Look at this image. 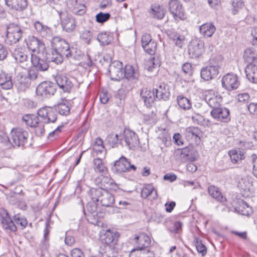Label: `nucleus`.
<instances>
[{
	"instance_id": "nucleus-12",
	"label": "nucleus",
	"mask_w": 257,
	"mask_h": 257,
	"mask_svg": "<svg viewBox=\"0 0 257 257\" xmlns=\"http://www.w3.org/2000/svg\"><path fill=\"white\" fill-rule=\"evenodd\" d=\"M55 85L50 81H44L40 83L36 88V93L43 98H48L53 95L56 92Z\"/></svg>"
},
{
	"instance_id": "nucleus-9",
	"label": "nucleus",
	"mask_w": 257,
	"mask_h": 257,
	"mask_svg": "<svg viewBox=\"0 0 257 257\" xmlns=\"http://www.w3.org/2000/svg\"><path fill=\"white\" fill-rule=\"evenodd\" d=\"M59 15L63 30L67 33L74 31L77 26L75 19L66 12H60Z\"/></svg>"
},
{
	"instance_id": "nucleus-59",
	"label": "nucleus",
	"mask_w": 257,
	"mask_h": 257,
	"mask_svg": "<svg viewBox=\"0 0 257 257\" xmlns=\"http://www.w3.org/2000/svg\"><path fill=\"white\" fill-rule=\"evenodd\" d=\"M196 248L198 253H200L202 256L205 255L207 252L206 247L200 241H196Z\"/></svg>"
},
{
	"instance_id": "nucleus-15",
	"label": "nucleus",
	"mask_w": 257,
	"mask_h": 257,
	"mask_svg": "<svg viewBox=\"0 0 257 257\" xmlns=\"http://www.w3.org/2000/svg\"><path fill=\"white\" fill-rule=\"evenodd\" d=\"M26 43L28 48L34 54H41L45 52V44L40 39L34 36H30Z\"/></svg>"
},
{
	"instance_id": "nucleus-44",
	"label": "nucleus",
	"mask_w": 257,
	"mask_h": 257,
	"mask_svg": "<svg viewBox=\"0 0 257 257\" xmlns=\"http://www.w3.org/2000/svg\"><path fill=\"white\" fill-rule=\"evenodd\" d=\"M31 83V81L30 78L26 76H22L17 84L18 90L21 91H25L30 87Z\"/></svg>"
},
{
	"instance_id": "nucleus-2",
	"label": "nucleus",
	"mask_w": 257,
	"mask_h": 257,
	"mask_svg": "<svg viewBox=\"0 0 257 257\" xmlns=\"http://www.w3.org/2000/svg\"><path fill=\"white\" fill-rule=\"evenodd\" d=\"M88 195L92 200L100 202L101 205L105 207H112L114 203V198L107 191L101 188H91Z\"/></svg>"
},
{
	"instance_id": "nucleus-1",
	"label": "nucleus",
	"mask_w": 257,
	"mask_h": 257,
	"mask_svg": "<svg viewBox=\"0 0 257 257\" xmlns=\"http://www.w3.org/2000/svg\"><path fill=\"white\" fill-rule=\"evenodd\" d=\"M57 119V114L54 109L49 106L40 108L37 111V115L26 114L22 120L26 124L35 128V133L38 137L45 135V124L54 123Z\"/></svg>"
},
{
	"instance_id": "nucleus-61",
	"label": "nucleus",
	"mask_w": 257,
	"mask_h": 257,
	"mask_svg": "<svg viewBox=\"0 0 257 257\" xmlns=\"http://www.w3.org/2000/svg\"><path fill=\"white\" fill-rule=\"evenodd\" d=\"M63 128V125L58 126L55 130L50 133L48 136V138L49 139L53 140L57 137L59 134L62 132V130Z\"/></svg>"
},
{
	"instance_id": "nucleus-43",
	"label": "nucleus",
	"mask_w": 257,
	"mask_h": 257,
	"mask_svg": "<svg viewBox=\"0 0 257 257\" xmlns=\"http://www.w3.org/2000/svg\"><path fill=\"white\" fill-rule=\"evenodd\" d=\"M94 169L96 172H98L103 175H107L108 170L102 162V160L99 158H96L93 160Z\"/></svg>"
},
{
	"instance_id": "nucleus-7",
	"label": "nucleus",
	"mask_w": 257,
	"mask_h": 257,
	"mask_svg": "<svg viewBox=\"0 0 257 257\" xmlns=\"http://www.w3.org/2000/svg\"><path fill=\"white\" fill-rule=\"evenodd\" d=\"M119 237V233L116 231L107 230L105 233L102 236V241L106 244V249H110L112 248L113 250H117L118 249V241Z\"/></svg>"
},
{
	"instance_id": "nucleus-34",
	"label": "nucleus",
	"mask_w": 257,
	"mask_h": 257,
	"mask_svg": "<svg viewBox=\"0 0 257 257\" xmlns=\"http://www.w3.org/2000/svg\"><path fill=\"white\" fill-rule=\"evenodd\" d=\"M245 72L249 81L257 83V65L248 64L245 69Z\"/></svg>"
},
{
	"instance_id": "nucleus-49",
	"label": "nucleus",
	"mask_w": 257,
	"mask_h": 257,
	"mask_svg": "<svg viewBox=\"0 0 257 257\" xmlns=\"http://www.w3.org/2000/svg\"><path fill=\"white\" fill-rule=\"evenodd\" d=\"M201 131L198 127H189L184 131V134L186 137L190 139L199 137Z\"/></svg>"
},
{
	"instance_id": "nucleus-16",
	"label": "nucleus",
	"mask_w": 257,
	"mask_h": 257,
	"mask_svg": "<svg viewBox=\"0 0 257 257\" xmlns=\"http://www.w3.org/2000/svg\"><path fill=\"white\" fill-rule=\"evenodd\" d=\"M221 84L222 87L228 91L237 89L240 84L237 75L233 73H228L223 76Z\"/></svg>"
},
{
	"instance_id": "nucleus-42",
	"label": "nucleus",
	"mask_w": 257,
	"mask_h": 257,
	"mask_svg": "<svg viewBox=\"0 0 257 257\" xmlns=\"http://www.w3.org/2000/svg\"><path fill=\"white\" fill-rule=\"evenodd\" d=\"M243 58L248 64H252V62L257 59V52L254 48H247L244 52Z\"/></svg>"
},
{
	"instance_id": "nucleus-30",
	"label": "nucleus",
	"mask_w": 257,
	"mask_h": 257,
	"mask_svg": "<svg viewBox=\"0 0 257 257\" xmlns=\"http://www.w3.org/2000/svg\"><path fill=\"white\" fill-rule=\"evenodd\" d=\"M128 160L124 156L116 160L112 168L113 171L118 173L128 171Z\"/></svg>"
},
{
	"instance_id": "nucleus-36",
	"label": "nucleus",
	"mask_w": 257,
	"mask_h": 257,
	"mask_svg": "<svg viewBox=\"0 0 257 257\" xmlns=\"http://www.w3.org/2000/svg\"><path fill=\"white\" fill-rule=\"evenodd\" d=\"M12 55L17 62L23 63L28 59L27 52L22 47L15 48L12 52Z\"/></svg>"
},
{
	"instance_id": "nucleus-60",
	"label": "nucleus",
	"mask_w": 257,
	"mask_h": 257,
	"mask_svg": "<svg viewBox=\"0 0 257 257\" xmlns=\"http://www.w3.org/2000/svg\"><path fill=\"white\" fill-rule=\"evenodd\" d=\"M39 70L34 68L33 67L30 68L28 73V78H30V80H34L37 79L39 74Z\"/></svg>"
},
{
	"instance_id": "nucleus-54",
	"label": "nucleus",
	"mask_w": 257,
	"mask_h": 257,
	"mask_svg": "<svg viewBox=\"0 0 257 257\" xmlns=\"http://www.w3.org/2000/svg\"><path fill=\"white\" fill-rule=\"evenodd\" d=\"M135 252H132L130 257H155V254L150 250H143L137 251L136 254Z\"/></svg>"
},
{
	"instance_id": "nucleus-13",
	"label": "nucleus",
	"mask_w": 257,
	"mask_h": 257,
	"mask_svg": "<svg viewBox=\"0 0 257 257\" xmlns=\"http://www.w3.org/2000/svg\"><path fill=\"white\" fill-rule=\"evenodd\" d=\"M96 184L100 185L103 190L116 191L118 186L114 181L110 177L109 175H103L96 178L95 180Z\"/></svg>"
},
{
	"instance_id": "nucleus-11",
	"label": "nucleus",
	"mask_w": 257,
	"mask_h": 257,
	"mask_svg": "<svg viewBox=\"0 0 257 257\" xmlns=\"http://www.w3.org/2000/svg\"><path fill=\"white\" fill-rule=\"evenodd\" d=\"M133 241L137 248L133 249L131 254L133 252H135V254H136L139 251L149 250L148 249H144L150 245L151 241L150 237L146 233H140L139 234H136Z\"/></svg>"
},
{
	"instance_id": "nucleus-50",
	"label": "nucleus",
	"mask_w": 257,
	"mask_h": 257,
	"mask_svg": "<svg viewBox=\"0 0 257 257\" xmlns=\"http://www.w3.org/2000/svg\"><path fill=\"white\" fill-rule=\"evenodd\" d=\"M93 149L97 155L103 153H105V149L103 145V140L100 138H97L95 140L93 145Z\"/></svg>"
},
{
	"instance_id": "nucleus-24",
	"label": "nucleus",
	"mask_w": 257,
	"mask_h": 257,
	"mask_svg": "<svg viewBox=\"0 0 257 257\" xmlns=\"http://www.w3.org/2000/svg\"><path fill=\"white\" fill-rule=\"evenodd\" d=\"M218 73L217 66L210 65L202 68L200 71V75L202 79L205 81H208L216 77Z\"/></svg>"
},
{
	"instance_id": "nucleus-57",
	"label": "nucleus",
	"mask_w": 257,
	"mask_h": 257,
	"mask_svg": "<svg viewBox=\"0 0 257 257\" xmlns=\"http://www.w3.org/2000/svg\"><path fill=\"white\" fill-rule=\"evenodd\" d=\"M172 39L175 45L179 48H182L184 44L185 37L183 36L176 34L172 38Z\"/></svg>"
},
{
	"instance_id": "nucleus-45",
	"label": "nucleus",
	"mask_w": 257,
	"mask_h": 257,
	"mask_svg": "<svg viewBox=\"0 0 257 257\" xmlns=\"http://www.w3.org/2000/svg\"><path fill=\"white\" fill-rule=\"evenodd\" d=\"M235 209L239 214L245 216H248L252 212L251 207L249 206L246 202L243 201L240 202Z\"/></svg>"
},
{
	"instance_id": "nucleus-56",
	"label": "nucleus",
	"mask_w": 257,
	"mask_h": 257,
	"mask_svg": "<svg viewBox=\"0 0 257 257\" xmlns=\"http://www.w3.org/2000/svg\"><path fill=\"white\" fill-rule=\"evenodd\" d=\"M15 224L20 225L22 228H25L27 225V220L26 218L20 216L19 214L14 216Z\"/></svg>"
},
{
	"instance_id": "nucleus-38",
	"label": "nucleus",
	"mask_w": 257,
	"mask_h": 257,
	"mask_svg": "<svg viewBox=\"0 0 257 257\" xmlns=\"http://www.w3.org/2000/svg\"><path fill=\"white\" fill-rule=\"evenodd\" d=\"M208 192L217 201L224 202L226 201L225 197L222 194L219 188L214 185L208 187Z\"/></svg>"
},
{
	"instance_id": "nucleus-37",
	"label": "nucleus",
	"mask_w": 257,
	"mask_h": 257,
	"mask_svg": "<svg viewBox=\"0 0 257 257\" xmlns=\"http://www.w3.org/2000/svg\"><path fill=\"white\" fill-rule=\"evenodd\" d=\"M166 10L162 6L153 5L150 11L152 17L157 19H162L165 14Z\"/></svg>"
},
{
	"instance_id": "nucleus-33",
	"label": "nucleus",
	"mask_w": 257,
	"mask_h": 257,
	"mask_svg": "<svg viewBox=\"0 0 257 257\" xmlns=\"http://www.w3.org/2000/svg\"><path fill=\"white\" fill-rule=\"evenodd\" d=\"M34 26L36 31L43 37H50L52 35V31L48 26L44 25L39 21H36L34 23Z\"/></svg>"
},
{
	"instance_id": "nucleus-29",
	"label": "nucleus",
	"mask_w": 257,
	"mask_h": 257,
	"mask_svg": "<svg viewBox=\"0 0 257 257\" xmlns=\"http://www.w3.org/2000/svg\"><path fill=\"white\" fill-rule=\"evenodd\" d=\"M71 105L70 101L65 98H62L55 106V110L62 115H67L70 113Z\"/></svg>"
},
{
	"instance_id": "nucleus-58",
	"label": "nucleus",
	"mask_w": 257,
	"mask_h": 257,
	"mask_svg": "<svg viewBox=\"0 0 257 257\" xmlns=\"http://www.w3.org/2000/svg\"><path fill=\"white\" fill-rule=\"evenodd\" d=\"M91 200L86 205V209L89 212L93 214L95 213L97 211V205L96 203L97 201L92 200L91 198Z\"/></svg>"
},
{
	"instance_id": "nucleus-8",
	"label": "nucleus",
	"mask_w": 257,
	"mask_h": 257,
	"mask_svg": "<svg viewBox=\"0 0 257 257\" xmlns=\"http://www.w3.org/2000/svg\"><path fill=\"white\" fill-rule=\"evenodd\" d=\"M7 31L6 41L10 45L18 42L21 38L23 34L21 27L13 23L10 24L7 27Z\"/></svg>"
},
{
	"instance_id": "nucleus-51",
	"label": "nucleus",
	"mask_w": 257,
	"mask_h": 257,
	"mask_svg": "<svg viewBox=\"0 0 257 257\" xmlns=\"http://www.w3.org/2000/svg\"><path fill=\"white\" fill-rule=\"evenodd\" d=\"M145 52L151 55L155 54L157 50V43L154 40L142 46Z\"/></svg>"
},
{
	"instance_id": "nucleus-64",
	"label": "nucleus",
	"mask_w": 257,
	"mask_h": 257,
	"mask_svg": "<svg viewBox=\"0 0 257 257\" xmlns=\"http://www.w3.org/2000/svg\"><path fill=\"white\" fill-rule=\"evenodd\" d=\"M72 257H85L83 252L79 248H75L71 251Z\"/></svg>"
},
{
	"instance_id": "nucleus-46",
	"label": "nucleus",
	"mask_w": 257,
	"mask_h": 257,
	"mask_svg": "<svg viewBox=\"0 0 257 257\" xmlns=\"http://www.w3.org/2000/svg\"><path fill=\"white\" fill-rule=\"evenodd\" d=\"M97 40L102 45L109 44L112 41V37L106 32H102L98 34Z\"/></svg>"
},
{
	"instance_id": "nucleus-20",
	"label": "nucleus",
	"mask_w": 257,
	"mask_h": 257,
	"mask_svg": "<svg viewBox=\"0 0 257 257\" xmlns=\"http://www.w3.org/2000/svg\"><path fill=\"white\" fill-rule=\"evenodd\" d=\"M204 99L208 105L214 109L220 106L222 98L217 93L209 91L205 94Z\"/></svg>"
},
{
	"instance_id": "nucleus-55",
	"label": "nucleus",
	"mask_w": 257,
	"mask_h": 257,
	"mask_svg": "<svg viewBox=\"0 0 257 257\" xmlns=\"http://www.w3.org/2000/svg\"><path fill=\"white\" fill-rule=\"evenodd\" d=\"M232 14L235 15L240 10L244 7V2L242 0L232 1Z\"/></svg>"
},
{
	"instance_id": "nucleus-53",
	"label": "nucleus",
	"mask_w": 257,
	"mask_h": 257,
	"mask_svg": "<svg viewBox=\"0 0 257 257\" xmlns=\"http://www.w3.org/2000/svg\"><path fill=\"white\" fill-rule=\"evenodd\" d=\"M111 17V15L108 13H103L100 12L95 16L96 21L100 24H103L107 22Z\"/></svg>"
},
{
	"instance_id": "nucleus-27",
	"label": "nucleus",
	"mask_w": 257,
	"mask_h": 257,
	"mask_svg": "<svg viewBox=\"0 0 257 257\" xmlns=\"http://www.w3.org/2000/svg\"><path fill=\"white\" fill-rule=\"evenodd\" d=\"M141 197L150 200H156L158 198V193L153 185L151 184L145 185L142 188Z\"/></svg>"
},
{
	"instance_id": "nucleus-32",
	"label": "nucleus",
	"mask_w": 257,
	"mask_h": 257,
	"mask_svg": "<svg viewBox=\"0 0 257 257\" xmlns=\"http://www.w3.org/2000/svg\"><path fill=\"white\" fill-rule=\"evenodd\" d=\"M141 96L143 98L145 103L147 106L151 105L155 100H157L155 96L154 89L153 91L148 88H144L141 92Z\"/></svg>"
},
{
	"instance_id": "nucleus-5",
	"label": "nucleus",
	"mask_w": 257,
	"mask_h": 257,
	"mask_svg": "<svg viewBox=\"0 0 257 257\" xmlns=\"http://www.w3.org/2000/svg\"><path fill=\"white\" fill-rule=\"evenodd\" d=\"M51 46L54 50L61 53L65 57H70L74 50H69L68 43L63 39L59 37H54L51 40Z\"/></svg>"
},
{
	"instance_id": "nucleus-22",
	"label": "nucleus",
	"mask_w": 257,
	"mask_h": 257,
	"mask_svg": "<svg viewBox=\"0 0 257 257\" xmlns=\"http://www.w3.org/2000/svg\"><path fill=\"white\" fill-rule=\"evenodd\" d=\"M157 100H167L170 96L169 87L164 82H161L154 88Z\"/></svg>"
},
{
	"instance_id": "nucleus-18",
	"label": "nucleus",
	"mask_w": 257,
	"mask_h": 257,
	"mask_svg": "<svg viewBox=\"0 0 257 257\" xmlns=\"http://www.w3.org/2000/svg\"><path fill=\"white\" fill-rule=\"evenodd\" d=\"M123 146L128 147L130 149L137 147L139 144L138 135L133 131L130 130H124L122 133Z\"/></svg>"
},
{
	"instance_id": "nucleus-40",
	"label": "nucleus",
	"mask_w": 257,
	"mask_h": 257,
	"mask_svg": "<svg viewBox=\"0 0 257 257\" xmlns=\"http://www.w3.org/2000/svg\"><path fill=\"white\" fill-rule=\"evenodd\" d=\"M106 140L113 148L117 147L118 144L122 146L124 145L121 133H120L119 135L111 134L107 136Z\"/></svg>"
},
{
	"instance_id": "nucleus-48",
	"label": "nucleus",
	"mask_w": 257,
	"mask_h": 257,
	"mask_svg": "<svg viewBox=\"0 0 257 257\" xmlns=\"http://www.w3.org/2000/svg\"><path fill=\"white\" fill-rule=\"evenodd\" d=\"M80 38L83 43L89 45L93 39V33L90 30H84L80 33Z\"/></svg>"
},
{
	"instance_id": "nucleus-17",
	"label": "nucleus",
	"mask_w": 257,
	"mask_h": 257,
	"mask_svg": "<svg viewBox=\"0 0 257 257\" xmlns=\"http://www.w3.org/2000/svg\"><path fill=\"white\" fill-rule=\"evenodd\" d=\"M108 72L112 80L119 81L124 77L122 64L119 61L111 63L109 66Z\"/></svg>"
},
{
	"instance_id": "nucleus-62",
	"label": "nucleus",
	"mask_w": 257,
	"mask_h": 257,
	"mask_svg": "<svg viewBox=\"0 0 257 257\" xmlns=\"http://www.w3.org/2000/svg\"><path fill=\"white\" fill-rule=\"evenodd\" d=\"M182 69L184 73L191 75L192 74V67L190 63H185L182 67Z\"/></svg>"
},
{
	"instance_id": "nucleus-35",
	"label": "nucleus",
	"mask_w": 257,
	"mask_h": 257,
	"mask_svg": "<svg viewBox=\"0 0 257 257\" xmlns=\"http://www.w3.org/2000/svg\"><path fill=\"white\" fill-rule=\"evenodd\" d=\"M228 155L233 163H239V162L244 160L246 157L245 151L240 149L229 151Z\"/></svg>"
},
{
	"instance_id": "nucleus-39",
	"label": "nucleus",
	"mask_w": 257,
	"mask_h": 257,
	"mask_svg": "<svg viewBox=\"0 0 257 257\" xmlns=\"http://www.w3.org/2000/svg\"><path fill=\"white\" fill-rule=\"evenodd\" d=\"M216 28L212 23H205L199 27V31L204 37H210L214 33Z\"/></svg>"
},
{
	"instance_id": "nucleus-6",
	"label": "nucleus",
	"mask_w": 257,
	"mask_h": 257,
	"mask_svg": "<svg viewBox=\"0 0 257 257\" xmlns=\"http://www.w3.org/2000/svg\"><path fill=\"white\" fill-rule=\"evenodd\" d=\"M55 81L58 86L64 92H69L73 86L77 84V81L73 77H67L63 74H58L55 76Z\"/></svg>"
},
{
	"instance_id": "nucleus-41",
	"label": "nucleus",
	"mask_w": 257,
	"mask_h": 257,
	"mask_svg": "<svg viewBox=\"0 0 257 257\" xmlns=\"http://www.w3.org/2000/svg\"><path fill=\"white\" fill-rule=\"evenodd\" d=\"M182 162L184 163L186 161H194L196 160V157L194 155V151L193 149H191L188 147L182 149Z\"/></svg>"
},
{
	"instance_id": "nucleus-52",
	"label": "nucleus",
	"mask_w": 257,
	"mask_h": 257,
	"mask_svg": "<svg viewBox=\"0 0 257 257\" xmlns=\"http://www.w3.org/2000/svg\"><path fill=\"white\" fill-rule=\"evenodd\" d=\"M64 57H65V55H63L61 53L53 50L52 51V57L49 60L59 64L62 63Z\"/></svg>"
},
{
	"instance_id": "nucleus-25",
	"label": "nucleus",
	"mask_w": 257,
	"mask_h": 257,
	"mask_svg": "<svg viewBox=\"0 0 257 257\" xmlns=\"http://www.w3.org/2000/svg\"><path fill=\"white\" fill-rule=\"evenodd\" d=\"M83 0H72L68 4L69 9L75 14L82 15L86 12Z\"/></svg>"
},
{
	"instance_id": "nucleus-26",
	"label": "nucleus",
	"mask_w": 257,
	"mask_h": 257,
	"mask_svg": "<svg viewBox=\"0 0 257 257\" xmlns=\"http://www.w3.org/2000/svg\"><path fill=\"white\" fill-rule=\"evenodd\" d=\"M124 77L126 80L123 81V84L127 83L128 81H136L139 77V73L137 67L131 65L125 66L124 70H123Z\"/></svg>"
},
{
	"instance_id": "nucleus-10",
	"label": "nucleus",
	"mask_w": 257,
	"mask_h": 257,
	"mask_svg": "<svg viewBox=\"0 0 257 257\" xmlns=\"http://www.w3.org/2000/svg\"><path fill=\"white\" fill-rule=\"evenodd\" d=\"M168 7L169 12L176 21L185 19V12L180 1L170 0Z\"/></svg>"
},
{
	"instance_id": "nucleus-4",
	"label": "nucleus",
	"mask_w": 257,
	"mask_h": 257,
	"mask_svg": "<svg viewBox=\"0 0 257 257\" xmlns=\"http://www.w3.org/2000/svg\"><path fill=\"white\" fill-rule=\"evenodd\" d=\"M47 54L46 52L41 54H32L31 61L32 66L39 71H47L49 67V62H50Z\"/></svg>"
},
{
	"instance_id": "nucleus-28",
	"label": "nucleus",
	"mask_w": 257,
	"mask_h": 257,
	"mask_svg": "<svg viewBox=\"0 0 257 257\" xmlns=\"http://www.w3.org/2000/svg\"><path fill=\"white\" fill-rule=\"evenodd\" d=\"M6 5L11 9L22 12L28 7L27 0H5Z\"/></svg>"
},
{
	"instance_id": "nucleus-21",
	"label": "nucleus",
	"mask_w": 257,
	"mask_h": 257,
	"mask_svg": "<svg viewBox=\"0 0 257 257\" xmlns=\"http://www.w3.org/2000/svg\"><path fill=\"white\" fill-rule=\"evenodd\" d=\"M229 110L225 107H218L211 111V115L216 120L226 122L229 119Z\"/></svg>"
},
{
	"instance_id": "nucleus-63",
	"label": "nucleus",
	"mask_w": 257,
	"mask_h": 257,
	"mask_svg": "<svg viewBox=\"0 0 257 257\" xmlns=\"http://www.w3.org/2000/svg\"><path fill=\"white\" fill-rule=\"evenodd\" d=\"M151 36L149 34H144L141 39L142 46L146 45V44L150 43L151 42L153 41Z\"/></svg>"
},
{
	"instance_id": "nucleus-47",
	"label": "nucleus",
	"mask_w": 257,
	"mask_h": 257,
	"mask_svg": "<svg viewBox=\"0 0 257 257\" xmlns=\"http://www.w3.org/2000/svg\"><path fill=\"white\" fill-rule=\"evenodd\" d=\"M179 107L184 110H188L191 107V103L189 99L183 95H179L177 98Z\"/></svg>"
},
{
	"instance_id": "nucleus-3",
	"label": "nucleus",
	"mask_w": 257,
	"mask_h": 257,
	"mask_svg": "<svg viewBox=\"0 0 257 257\" xmlns=\"http://www.w3.org/2000/svg\"><path fill=\"white\" fill-rule=\"evenodd\" d=\"M29 133L21 127L14 128L11 132L10 144L14 147H24L27 143Z\"/></svg>"
},
{
	"instance_id": "nucleus-31",
	"label": "nucleus",
	"mask_w": 257,
	"mask_h": 257,
	"mask_svg": "<svg viewBox=\"0 0 257 257\" xmlns=\"http://www.w3.org/2000/svg\"><path fill=\"white\" fill-rule=\"evenodd\" d=\"M13 82L10 74L2 71L0 73V86L3 89L8 90L13 87Z\"/></svg>"
},
{
	"instance_id": "nucleus-14",
	"label": "nucleus",
	"mask_w": 257,
	"mask_h": 257,
	"mask_svg": "<svg viewBox=\"0 0 257 257\" xmlns=\"http://www.w3.org/2000/svg\"><path fill=\"white\" fill-rule=\"evenodd\" d=\"M204 48L203 41L199 39H193L188 45V54L192 58H198L204 52Z\"/></svg>"
},
{
	"instance_id": "nucleus-19",
	"label": "nucleus",
	"mask_w": 257,
	"mask_h": 257,
	"mask_svg": "<svg viewBox=\"0 0 257 257\" xmlns=\"http://www.w3.org/2000/svg\"><path fill=\"white\" fill-rule=\"evenodd\" d=\"M0 222L3 228L7 231L15 232L17 230L16 225L6 210H3L0 213Z\"/></svg>"
},
{
	"instance_id": "nucleus-23",
	"label": "nucleus",
	"mask_w": 257,
	"mask_h": 257,
	"mask_svg": "<svg viewBox=\"0 0 257 257\" xmlns=\"http://www.w3.org/2000/svg\"><path fill=\"white\" fill-rule=\"evenodd\" d=\"M253 179L249 176L246 175L242 177L238 182V187L242 190L246 196H249L253 192Z\"/></svg>"
}]
</instances>
